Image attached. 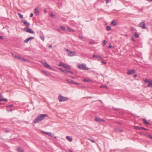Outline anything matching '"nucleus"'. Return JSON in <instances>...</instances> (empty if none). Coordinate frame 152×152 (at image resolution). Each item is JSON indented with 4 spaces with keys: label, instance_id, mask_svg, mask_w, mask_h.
I'll list each match as a JSON object with an SVG mask.
<instances>
[{
    "label": "nucleus",
    "instance_id": "obj_11",
    "mask_svg": "<svg viewBox=\"0 0 152 152\" xmlns=\"http://www.w3.org/2000/svg\"><path fill=\"white\" fill-rule=\"evenodd\" d=\"M43 65L45 66L47 68L49 69H50L51 70L52 69V68L48 64L46 63H44L43 64Z\"/></svg>",
    "mask_w": 152,
    "mask_h": 152
},
{
    "label": "nucleus",
    "instance_id": "obj_32",
    "mask_svg": "<svg viewBox=\"0 0 152 152\" xmlns=\"http://www.w3.org/2000/svg\"><path fill=\"white\" fill-rule=\"evenodd\" d=\"M144 81L146 83H150L151 82V80H148V79H146L144 80Z\"/></svg>",
    "mask_w": 152,
    "mask_h": 152
},
{
    "label": "nucleus",
    "instance_id": "obj_31",
    "mask_svg": "<svg viewBox=\"0 0 152 152\" xmlns=\"http://www.w3.org/2000/svg\"><path fill=\"white\" fill-rule=\"evenodd\" d=\"M18 14L20 18H23V15H22L20 13H18Z\"/></svg>",
    "mask_w": 152,
    "mask_h": 152
},
{
    "label": "nucleus",
    "instance_id": "obj_29",
    "mask_svg": "<svg viewBox=\"0 0 152 152\" xmlns=\"http://www.w3.org/2000/svg\"><path fill=\"white\" fill-rule=\"evenodd\" d=\"M115 131L117 132H121L123 131L122 130L120 129H115Z\"/></svg>",
    "mask_w": 152,
    "mask_h": 152
},
{
    "label": "nucleus",
    "instance_id": "obj_17",
    "mask_svg": "<svg viewBox=\"0 0 152 152\" xmlns=\"http://www.w3.org/2000/svg\"><path fill=\"white\" fill-rule=\"evenodd\" d=\"M38 7H37L34 9L35 13L37 15H39V12L38 10Z\"/></svg>",
    "mask_w": 152,
    "mask_h": 152
},
{
    "label": "nucleus",
    "instance_id": "obj_2",
    "mask_svg": "<svg viewBox=\"0 0 152 152\" xmlns=\"http://www.w3.org/2000/svg\"><path fill=\"white\" fill-rule=\"evenodd\" d=\"M77 67L80 69L87 70L88 68L84 64H79L77 65Z\"/></svg>",
    "mask_w": 152,
    "mask_h": 152
},
{
    "label": "nucleus",
    "instance_id": "obj_16",
    "mask_svg": "<svg viewBox=\"0 0 152 152\" xmlns=\"http://www.w3.org/2000/svg\"><path fill=\"white\" fill-rule=\"evenodd\" d=\"M93 58H98L99 60L102 59V58L101 57V56H99V55H97L95 54H93Z\"/></svg>",
    "mask_w": 152,
    "mask_h": 152
},
{
    "label": "nucleus",
    "instance_id": "obj_26",
    "mask_svg": "<svg viewBox=\"0 0 152 152\" xmlns=\"http://www.w3.org/2000/svg\"><path fill=\"white\" fill-rule=\"evenodd\" d=\"M67 28L69 32H73L74 31V30L70 28L69 27H67Z\"/></svg>",
    "mask_w": 152,
    "mask_h": 152
},
{
    "label": "nucleus",
    "instance_id": "obj_22",
    "mask_svg": "<svg viewBox=\"0 0 152 152\" xmlns=\"http://www.w3.org/2000/svg\"><path fill=\"white\" fill-rule=\"evenodd\" d=\"M111 24L113 26H116L117 25L116 22L115 20H113Z\"/></svg>",
    "mask_w": 152,
    "mask_h": 152
},
{
    "label": "nucleus",
    "instance_id": "obj_56",
    "mask_svg": "<svg viewBox=\"0 0 152 152\" xmlns=\"http://www.w3.org/2000/svg\"><path fill=\"white\" fill-rule=\"evenodd\" d=\"M113 109L114 110H116V111H118V109H117L115 108H113Z\"/></svg>",
    "mask_w": 152,
    "mask_h": 152
},
{
    "label": "nucleus",
    "instance_id": "obj_44",
    "mask_svg": "<svg viewBox=\"0 0 152 152\" xmlns=\"http://www.w3.org/2000/svg\"><path fill=\"white\" fill-rule=\"evenodd\" d=\"M13 106V104H10L7 106V107H11Z\"/></svg>",
    "mask_w": 152,
    "mask_h": 152
},
{
    "label": "nucleus",
    "instance_id": "obj_24",
    "mask_svg": "<svg viewBox=\"0 0 152 152\" xmlns=\"http://www.w3.org/2000/svg\"><path fill=\"white\" fill-rule=\"evenodd\" d=\"M147 87H149L152 88V81L151 80L150 83H149L147 86Z\"/></svg>",
    "mask_w": 152,
    "mask_h": 152
},
{
    "label": "nucleus",
    "instance_id": "obj_5",
    "mask_svg": "<svg viewBox=\"0 0 152 152\" xmlns=\"http://www.w3.org/2000/svg\"><path fill=\"white\" fill-rule=\"evenodd\" d=\"M24 30L26 31L29 33L31 34H34V31L28 27H25L24 28Z\"/></svg>",
    "mask_w": 152,
    "mask_h": 152
},
{
    "label": "nucleus",
    "instance_id": "obj_21",
    "mask_svg": "<svg viewBox=\"0 0 152 152\" xmlns=\"http://www.w3.org/2000/svg\"><path fill=\"white\" fill-rule=\"evenodd\" d=\"M66 139L69 140L70 142H72V138L70 137L69 136H66Z\"/></svg>",
    "mask_w": 152,
    "mask_h": 152
},
{
    "label": "nucleus",
    "instance_id": "obj_42",
    "mask_svg": "<svg viewBox=\"0 0 152 152\" xmlns=\"http://www.w3.org/2000/svg\"><path fill=\"white\" fill-rule=\"evenodd\" d=\"M103 43H104V45H105L107 43V42L106 41L104 40L103 41Z\"/></svg>",
    "mask_w": 152,
    "mask_h": 152
},
{
    "label": "nucleus",
    "instance_id": "obj_9",
    "mask_svg": "<svg viewBox=\"0 0 152 152\" xmlns=\"http://www.w3.org/2000/svg\"><path fill=\"white\" fill-rule=\"evenodd\" d=\"M134 127L135 129L139 130H144L146 131L148 130V129H146L143 127H140L139 126H134Z\"/></svg>",
    "mask_w": 152,
    "mask_h": 152
},
{
    "label": "nucleus",
    "instance_id": "obj_48",
    "mask_svg": "<svg viewBox=\"0 0 152 152\" xmlns=\"http://www.w3.org/2000/svg\"><path fill=\"white\" fill-rule=\"evenodd\" d=\"M73 84H76V85H79V83H78L75 82H74V83H73Z\"/></svg>",
    "mask_w": 152,
    "mask_h": 152
},
{
    "label": "nucleus",
    "instance_id": "obj_40",
    "mask_svg": "<svg viewBox=\"0 0 152 152\" xmlns=\"http://www.w3.org/2000/svg\"><path fill=\"white\" fill-rule=\"evenodd\" d=\"M22 60L24 61H25V62H27L28 61L27 60V59H26L24 58H23Z\"/></svg>",
    "mask_w": 152,
    "mask_h": 152
},
{
    "label": "nucleus",
    "instance_id": "obj_34",
    "mask_svg": "<svg viewBox=\"0 0 152 152\" xmlns=\"http://www.w3.org/2000/svg\"><path fill=\"white\" fill-rule=\"evenodd\" d=\"M50 16L53 18H55V16L53 15L52 13H50Z\"/></svg>",
    "mask_w": 152,
    "mask_h": 152
},
{
    "label": "nucleus",
    "instance_id": "obj_6",
    "mask_svg": "<svg viewBox=\"0 0 152 152\" xmlns=\"http://www.w3.org/2000/svg\"><path fill=\"white\" fill-rule=\"evenodd\" d=\"M140 27L142 29H146L147 28L145 27V22H142L139 24Z\"/></svg>",
    "mask_w": 152,
    "mask_h": 152
},
{
    "label": "nucleus",
    "instance_id": "obj_50",
    "mask_svg": "<svg viewBox=\"0 0 152 152\" xmlns=\"http://www.w3.org/2000/svg\"><path fill=\"white\" fill-rule=\"evenodd\" d=\"M132 41H134V42H135V39H134V38L133 37H132Z\"/></svg>",
    "mask_w": 152,
    "mask_h": 152
},
{
    "label": "nucleus",
    "instance_id": "obj_35",
    "mask_svg": "<svg viewBox=\"0 0 152 152\" xmlns=\"http://www.w3.org/2000/svg\"><path fill=\"white\" fill-rule=\"evenodd\" d=\"M147 137H149V138L152 139V136L150 134H148L147 135Z\"/></svg>",
    "mask_w": 152,
    "mask_h": 152
},
{
    "label": "nucleus",
    "instance_id": "obj_13",
    "mask_svg": "<svg viewBox=\"0 0 152 152\" xmlns=\"http://www.w3.org/2000/svg\"><path fill=\"white\" fill-rule=\"evenodd\" d=\"M34 39V37H31L28 38H26L24 41V42L25 43H27L29 40L31 39Z\"/></svg>",
    "mask_w": 152,
    "mask_h": 152
},
{
    "label": "nucleus",
    "instance_id": "obj_15",
    "mask_svg": "<svg viewBox=\"0 0 152 152\" xmlns=\"http://www.w3.org/2000/svg\"><path fill=\"white\" fill-rule=\"evenodd\" d=\"M42 72L44 75L47 76H49L50 75V73L49 72L46 71H42Z\"/></svg>",
    "mask_w": 152,
    "mask_h": 152
},
{
    "label": "nucleus",
    "instance_id": "obj_19",
    "mask_svg": "<svg viewBox=\"0 0 152 152\" xmlns=\"http://www.w3.org/2000/svg\"><path fill=\"white\" fill-rule=\"evenodd\" d=\"M17 150L20 152H23L24 151L20 147H18Z\"/></svg>",
    "mask_w": 152,
    "mask_h": 152
},
{
    "label": "nucleus",
    "instance_id": "obj_36",
    "mask_svg": "<svg viewBox=\"0 0 152 152\" xmlns=\"http://www.w3.org/2000/svg\"><path fill=\"white\" fill-rule=\"evenodd\" d=\"M134 36L136 38H138L139 37V35L136 33L134 34Z\"/></svg>",
    "mask_w": 152,
    "mask_h": 152
},
{
    "label": "nucleus",
    "instance_id": "obj_61",
    "mask_svg": "<svg viewBox=\"0 0 152 152\" xmlns=\"http://www.w3.org/2000/svg\"><path fill=\"white\" fill-rule=\"evenodd\" d=\"M19 57V56H17L16 55V57H15V58H16L17 59H18V57Z\"/></svg>",
    "mask_w": 152,
    "mask_h": 152
},
{
    "label": "nucleus",
    "instance_id": "obj_63",
    "mask_svg": "<svg viewBox=\"0 0 152 152\" xmlns=\"http://www.w3.org/2000/svg\"><path fill=\"white\" fill-rule=\"evenodd\" d=\"M69 152H72V151L70 150L69 151Z\"/></svg>",
    "mask_w": 152,
    "mask_h": 152
},
{
    "label": "nucleus",
    "instance_id": "obj_33",
    "mask_svg": "<svg viewBox=\"0 0 152 152\" xmlns=\"http://www.w3.org/2000/svg\"><path fill=\"white\" fill-rule=\"evenodd\" d=\"M40 39L43 40V41H44L45 39V38L44 36H41L40 37Z\"/></svg>",
    "mask_w": 152,
    "mask_h": 152
},
{
    "label": "nucleus",
    "instance_id": "obj_54",
    "mask_svg": "<svg viewBox=\"0 0 152 152\" xmlns=\"http://www.w3.org/2000/svg\"><path fill=\"white\" fill-rule=\"evenodd\" d=\"M112 47V46L111 45V44H110V45H109V47H108V48H111Z\"/></svg>",
    "mask_w": 152,
    "mask_h": 152
},
{
    "label": "nucleus",
    "instance_id": "obj_47",
    "mask_svg": "<svg viewBox=\"0 0 152 152\" xmlns=\"http://www.w3.org/2000/svg\"><path fill=\"white\" fill-rule=\"evenodd\" d=\"M110 0H106V4H107L109 2V1H110Z\"/></svg>",
    "mask_w": 152,
    "mask_h": 152
},
{
    "label": "nucleus",
    "instance_id": "obj_4",
    "mask_svg": "<svg viewBox=\"0 0 152 152\" xmlns=\"http://www.w3.org/2000/svg\"><path fill=\"white\" fill-rule=\"evenodd\" d=\"M58 99L59 102H62L66 101L68 100L69 99L67 97H64L60 94L58 97Z\"/></svg>",
    "mask_w": 152,
    "mask_h": 152
},
{
    "label": "nucleus",
    "instance_id": "obj_7",
    "mask_svg": "<svg viewBox=\"0 0 152 152\" xmlns=\"http://www.w3.org/2000/svg\"><path fill=\"white\" fill-rule=\"evenodd\" d=\"M60 64L63 67L67 69H69L70 68V66H69L66 65L62 62H60Z\"/></svg>",
    "mask_w": 152,
    "mask_h": 152
},
{
    "label": "nucleus",
    "instance_id": "obj_3",
    "mask_svg": "<svg viewBox=\"0 0 152 152\" xmlns=\"http://www.w3.org/2000/svg\"><path fill=\"white\" fill-rule=\"evenodd\" d=\"M66 50L68 52V56H74L76 55V52L74 51H73L72 50H70L68 49H66Z\"/></svg>",
    "mask_w": 152,
    "mask_h": 152
},
{
    "label": "nucleus",
    "instance_id": "obj_62",
    "mask_svg": "<svg viewBox=\"0 0 152 152\" xmlns=\"http://www.w3.org/2000/svg\"><path fill=\"white\" fill-rule=\"evenodd\" d=\"M71 77L72 78H73V79H74V77H73V76H71Z\"/></svg>",
    "mask_w": 152,
    "mask_h": 152
},
{
    "label": "nucleus",
    "instance_id": "obj_14",
    "mask_svg": "<svg viewBox=\"0 0 152 152\" xmlns=\"http://www.w3.org/2000/svg\"><path fill=\"white\" fill-rule=\"evenodd\" d=\"M22 21L24 24L26 26H29L30 25V23H29L27 21L25 20H22Z\"/></svg>",
    "mask_w": 152,
    "mask_h": 152
},
{
    "label": "nucleus",
    "instance_id": "obj_27",
    "mask_svg": "<svg viewBox=\"0 0 152 152\" xmlns=\"http://www.w3.org/2000/svg\"><path fill=\"white\" fill-rule=\"evenodd\" d=\"M106 29L107 31H110L111 29V27L109 26H107L106 27Z\"/></svg>",
    "mask_w": 152,
    "mask_h": 152
},
{
    "label": "nucleus",
    "instance_id": "obj_58",
    "mask_svg": "<svg viewBox=\"0 0 152 152\" xmlns=\"http://www.w3.org/2000/svg\"><path fill=\"white\" fill-rule=\"evenodd\" d=\"M52 47V45H49V46H48V48H50Z\"/></svg>",
    "mask_w": 152,
    "mask_h": 152
},
{
    "label": "nucleus",
    "instance_id": "obj_43",
    "mask_svg": "<svg viewBox=\"0 0 152 152\" xmlns=\"http://www.w3.org/2000/svg\"><path fill=\"white\" fill-rule=\"evenodd\" d=\"M51 136V137H54V138H56V136H54V135H52V134H51V136Z\"/></svg>",
    "mask_w": 152,
    "mask_h": 152
},
{
    "label": "nucleus",
    "instance_id": "obj_41",
    "mask_svg": "<svg viewBox=\"0 0 152 152\" xmlns=\"http://www.w3.org/2000/svg\"><path fill=\"white\" fill-rule=\"evenodd\" d=\"M101 87H104V88H107V86H106L105 85H103L101 86Z\"/></svg>",
    "mask_w": 152,
    "mask_h": 152
},
{
    "label": "nucleus",
    "instance_id": "obj_59",
    "mask_svg": "<svg viewBox=\"0 0 152 152\" xmlns=\"http://www.w3.org/2000/svg\"><path fill=\"white\" fill-rule=\"evenodd\" d=\"M112 47L113 48H115V47L114 46H112Z\"/></svg>",
    "mask_w": 152,
    "mask_h": 152
},
{
    "label": "nucleus",
    "instance_id": "obj_25",
    "mask_svg": "<svg viewBox=\"0 0 152 152\" xmlns=\"http://www.w3.org/2000/svg\"><path fill=\"white\" fill-rule=\"evenodd\" d=\"M66 81L69 83H71L73 84V83H74V82L72 80H70L69 79H67Z\"/></svg>",
    "mask_w": 152,
    "mask_h": 152
},
{
    "label": "nucleus",
    "instance_id": "obj_57",
    "mask_svg": "<svg viewBox=\"0 0 152 152\" xmlns=\"http://www.w3.org/2000/svg\"><path fill=\"white\" fill-rule=\"evenodd\" d=\"M5 132L6 133H8L9 132V131L7 130V129H6Z\"/></svg>",
    "mask_w": 152,
    "mask_h": 152
},
{
    "label": "nucleus",
    "instance_id": "obj_55",
    "mask_svg": "<svg viewBox=\"0 0 152 152\" xmlns=\"http://www.w3.org/2000/svg\"><path fill=\"white\" fill-rule=\"evenodd\" d=\"M137 77V75L136 74H135L134 75V77L135 78L136 77Z\"/></svg>",
    "mask_w": 152,
    "mask_h": 152
},
{
    "label": "nucleus",
    "instance_id": "obj_18",
    "mask_svg": "<svg viewBox=\"0 0 152 152\" xmlns=\"http://www.w3.org/2000/svg\"><path fill=\"white\" fill-rule=\"evenodd\" d=\"M142 120L144 124L146 125H150L151 124L147 121L145 119L142 118Z\"/></svg>",
    "mask_w": 152,
    "mask_h": 152
},
{
    "label": "nucleus",
    "instance_id": "obj_10",
    "mask_svg": "<svg viewBox=\"0 0 152 152\" xmlns=\"http://www.w3.org/2000/svg\"><path fill=\"white\" fill-rule=\"evenodd\" d=\"M135 72V71L134 69L129 70L127 71V74L128 75H130L132 74H133Z\"/></svg>",
    "mask_w": 152,
    "mask_h": 152
},
{
    "label": "nucleus",
    "instance_id": "obj_39",
    "mask_svg": "<svg viewBox=\"0 0 152 152\" xmlns=\"http://www.w3.org/2000/svg\"><path fill=\"white\" fill-rule=\"evenodd\" d=\"M115 123L116 124H117L118 125H121L122 124L121 123V122H115Z\"/></svg>",
    "mask_w": 152,
    "mask_h": 152
},
{
    "label": "nucleus",
    "instance_id": "obj_53",
    "mask_svg": "<svg viewBox=\"0 0 152 152\" xmlns=\"http://www.w3.org/2000/svg\"><path fill=\"white\" fill-rule=\"evenodd\" d=\"M3 39V36H0V39Z\"/></svg>",
    "mask_w": 152,
    "mask_h": 152
},
{
    "label": "nucleus",
    "instance_id": "obj_20",
    "mask_svg": "<svg viewBox=\"0 0 152 152\" xmlns=\"http://www.w3.org/2000/svg\"><path fill=\"white\" fill-rule=\"evenodd\" d=\"M83 81L87 82H91L92 81L91 80L87 79H84Z\"/></svg>",
    "mask_w": 152,
    "mask_h": 152
},
{
    "label": "nucleus",
    "instance_id": "obj_64",
    "mask_svg": "<svg viewBox=\"0 0 152 152\" xmlns=\"http://www.w3.org/2000/svg\"><path fill=\"white\" fill-rule=\"evenodd\" d=\"M10 111H12V109H10Z\"/></svg>",
    "mask_w": 152,
    "mask_h": 152
},
{
    "label": "nucleus",
    "instance_id": "obj_28",
    "mask_svg": "<svg viewBox=\"0 0 152 152\" xmlns=\"http://www.w3.org/2000/svg\"><path fill=\"white\" fill-rule=\"evenodd\" d=\"M4 101L6 102H7V99L4 98L3 99H0V101Z\"/></svg>",
    "mask_w": 152,
    "mask_h": 152
},
{
    "label": "nucleus",
    "instance_id": "obj_12",
    "mask_svg": "<svg viewBox=\"0 0 152 152\" xmlns=\"http://www.w3.org/2000/svg\"><path fill=\"white\" fill-rule=\"evenodd\" d=\"M95 120L96 121L99 122H104L105 120L103 119H102L97 117H96L95 118Z\"/></svg>",
    "mask_w": 152,
    "mask_h": 152
},
{
    "label": "nucleus",
    "instance_id": "obj_52",
    "mask_svg": "<svg viewBox=\"0 0 152 152\" xmlns=\"http://www.w3.org/2000/svg\"><path fill=\"white\" fill-rule=\"evenodd\" d=\"M33 14L32 13H31V14H30V17H32L33 16Z\"/></svg>",
    "mask_w": 152,
    "mask_h": 152
},
{
    "label": "nucleus",
    "instance_id": "obj_60",
    "mask_svg": "<svg viewBox=\"0 0 152 152\" xmlns=\"http://www.w3.org/2000/svg\"><path fill=\"white\" fill-rule=\"evenodd\" d=\"M99 101H100L102 103V101L101 100H99Z\"/></svg>",
    "mask_w": 152,
    "mask_h": 152
},
{
    "label": "nucleus",
    "instance_id": "obj_46",
    "mask_svg": "<svg viewBox=\"0 0 152 152\" xmlns=\"http://www.w3.org/2000/svg\"><path fill=\"white\" fill-rule=\"evenodd\" d=\"M12 56L14 57L15 58V57H16V55L15 54H14L12 53Z\"/></svg>",
    "mask_w": 152,
    "mask_h": 152
},
{
    "label": "nucleus",
    "instance_id": "obj_49",
    "mask_svg": "<svg viewBox=\"0 0 152 152\" xmlns=\"http://www.w3.org/2000/svg\"><path fill=\"white\" fill-rule=\"evenodd\" d=\"M79 39H83V37L82 36H79Z\"/></svg>",
    "mask_w": 152,
    "mask_h": 152
},
{
    "label": "nucleus",
    "instance_id": "obj_38",
    "mask_svg": "<svg viewBox=\"0 0 152 152\" xmlns=\"http://www.w3.org/2000/svg\"><path fill=\"white\" fill-rule=\"evenodd\" d=\"M87 139L89 140H90L92 142V143H94V142H95V141L94 140H93L91 139H89V138H87Z\"/></svg>",
    "mask_w": 152,
    "mask_h": 152
},
{
    "label": "nucleus",
    "instance_id": "obj_51",
    "mask_svg": "<svg viewBox=\"0 0 152 152\" xmlns=\"http://www.w3.org/2000/svg\"><path fill=\"white\" fill-rule=\"evenodd\" d=\"M3 97V96L1 94H0V98H2Z\"/></svg>",
    "mask_w": 152,
    "mask_h": 152
},
{
    "label": "nucleus",
    "instance_id": "obj_8",
    "mask_svg": "<svg viewBox=\"0 0 152 152\" xmlns=\"http://www.w3.org/2000/svg\"><path fill=\"white\" fill-rule=\"evenodd\" d=\"M59 69L63 72L65 73H68V72H69L72 74H73V72L71 71L66 70V69L63 70L62 68H59Z\"/></svg>",
    "mask_w": 152,
    "mask_h": 152
},
{
    "label": "nucleus",
    "instance_id": "obj_23",
    "mask_svg": "<svg viewBox=\"0 0 152 152\" xmlns=\"http://www.w3.org/2000/svg\"><path fill=\"white\" fill-rule=\"evenodd\" d=\"M42 133L49 136H51V132H43Z\"/></svg>",
    "mask_w": 152,
    "mask_h": 152
},
{
    "label": "nucleus",
    "instance_id": "obj_37",
    "mask_svg": "<svg viewBox=\"0 0 152 152\" xmlns=\"http://www.w3.org/2000/svg\"><path fill=\"white\" fill-rule=\"evenodd\" d=\"M101 60H102V63L103 64H107V63L105 62V61H103V59L102 58V59Z\"/></svg>",
    "mask_w": 152,
    "mask_h": 152
},
{
    "label": "nucleus",
    "instance_id": "obj_1",
    "mask_svg": "<svg viewBox=\"0 0 152 152\" xmlns=\"http://www.w3.org/2000/svg\"><path fill=\"white\" fill-rule=\"evenodd\" d=\"M47 116H48V115L47 114H42L40 115L35 119L34 120V122L35 124L37 123L39 121H41L43 120Z\"/></svg>",
    "mask_w": 152,
    "mask_h": 152
},
{
    "label": "nucleus",
    "instance_id": "obj_45",
    "mask_svg": "<svg viewBox=\"0 0 152 152\" xmlns=\"http://www.w3.org/2000/svg\"><path fill=\"white\" fill-rule=\"evenodd\" d=\"M23 58L22 57H21L20 56L18 57V59H19V60H22V59Z\"/></svg>",
    "mask_w": 152,
    "mask_h": 152
},
{
    "label": "nucleus",
    "instance_id": "obj_30",
    "mask_svg": "<svg viewBox=\"0 0 152 152\" xmlns=\"http://www.w3.org/2000/svg\"><path fill=\"white\" fill-rule=\"evenodd\" d=\"M60 28L63 31H65V27L62 26H60Z\"/></svg>",
    "mask_w": 152,
    "mask_h": 152
}]
</instances>
